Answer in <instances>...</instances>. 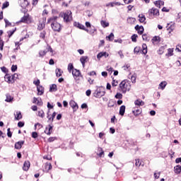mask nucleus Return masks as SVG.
Instances as JSON below:
<instances>
[{
	"label": "nucleus",
	"instance_id": "obj_61",
	"mask_svg": "<svg viewBox=\"0 0 181 181\" xmlns=\"http://www.w3.org/2000/svg\"><path fill=\"white\" fill-rule=\"evenodd\" d=\"M88 81L90 84H94V79H91V78H88Z\"/></svg>",
	"mask_w": 181,
	"mask_h": 181
},
{
	"label": "nucleus",
	"instance_id": "obj_48",
	"mask_svg": "<svg viewBox=\"0 0 181 181\" xmlns=\"http://www.w3.org/2000/svg\"><path fill=\"white\" fill-rule=\"evenodd\" d=\"M18 127L19 128H22V127H25V122H18Z\"/></svg>",
	"mask_w": 181,
	"mask_h": 181
},
{
	"label": "nucleus",
	"instance_id": "obj_30",
	"mask_svg": "<svg viewBox=\"0 0 181 181\" xmlns=\"http://www.w3.org/2000/svg\"><path fill=\"white\" fill-rule=\"evenodd\" d=\"M13 97L11 96L10 94L6 95V98L5 100L6 103H11V101H13Z\"/></svg>",
	"mask_w": 181,
	"mask_h": 181
},
{
	"label": "nucleus",
	"instance_id": "obj_54",
	"mask_svg": "<svg viewBox=\"0 0 181 181\" xmlns=\"http://www.w3.org/2000/svg\"><path fill=\"white\" fill-rule=\"evenodd\" d=\"M1 71H3V73H8V71L7 68L5 66L1 67Z\"/></svg>",
	"mask_w": 181,
	"mask_h": 181
},
{
	"label": "nucleus",
	"instance_id": "obj_22",
	"mask_svg": "<svg viewBox=\"0 0 181 181\" xmlns=\"http://www.w3.org/2000/svg\"><path fill=\"white\" fill-rule=\"evenodd\" d=\"M49 91H50L51 93L57 91V85H56V84H52V86H50V87H49Z\"/></svg>",
	"mask_w": 181,
	"mask_h": 181
},
{
	"label": "nucleus",
	"instance_id": "obj_21",
	"mask_svg": "<svg viewBox=\"0 0 181 181\" xmlns=\"http://www.w3.org/2000/svg\"><path fill=\"white\" fill-rule=\"evenodd\" d=\"M15 115V119L16 121H19L20 119H22V113L21 112H16Z\"/></svg>",
	"mask_w": 181,
	"mask_h": 181
},
{
	"label": "nucleus",
	"instance_id": "obj_34",
	"mask_svg": "<svg viewBox=\"0 0 181 181\" xmlns=\"http://www.w3.org/2000/svg\"><path fill=\"white\" fill-rule=\"evenodd\" d=\"M100 25L103 26V28H108V26H110V23L104 21H100Z\"/></svg>",
	"mask_w": 181,
	"mask_h": 181
},
{
	"label": "nucleus",
	"instance_id": "obj_43",
	"mask_svg": "<svg viewBox=\"0 0 181 181\" xmlns=\"http://www.w3.org/2000/svg\"><path fill=\"white\" fill-rule=\"evenodd\" d=\"M9 6V1H6L3 4L1 9H5Z\"/></svg>",
	"mask_w": 181,
	"mask_h": 181
},
{
	"label": "nucleus",
	"instance_id": "obj_5",
	"mask_svg": "<svg viewBox=\"0 0 181 181\" xmlns=\"http://www.w3.org/2000/svg\"><path fill=\"white\" fill-rule=\"evenodd\" d=\"M119 88H121L123 93H127V91H129V90H131V85L128 86V84H127V82H125V81H123L119 84Z\"/></svg>",
	"mask_w": 181,
	"mask_h": 181
},
{
	"label": "nucleus",
	"instance_id": "obj_12",
	"mask_svg": "<svg viewBox=\"0 0 181 181\" xmlns=\"http://www.w3.org/2000/svg\"><path fill=\"white\" fill-rule=\"evenodd\" d=\"M52 132H53V126L49 124L48 127L45 128V134L52 135Z\"/></svg>",
	"mask_w": 181,
	"mask_h": 181
},
{
	"label": "nucleus",
	"instance_id": "obj_15",
	"mask_svg": "<svg viewBox=\"0 0 181 181\" xmlns=\"http://www.w3.org/2000/svg\"><path fill=\"white\" fill-rule=\"evenodd\" d=\"M37 95H43L45 94V88L43 86H40L37 87Z\"/></svg>",
	"mask_w": 181,
	"mask_h": 181
},
{
	"label": "nucleus",
	"instance_id": "obj_20",
	"mask_svg": "<svg viewBox=\"0 0 181 181\" xmlns=\"http://www.w3.org/2000/svg\"><path fill=\"white\" fill-rule=\"evenodd\" d=\"M134 104L135 105H138L139 107H142L143 105H145V102L142 101L140 99H138L134 102Z\"/></svg>",
	"mask_w": 181,
	"mask_h": 181
},
{
	"label": "nucleus",
	"instance_id": "obj_33",
	"mask_svg": "<svg viewBox=\"0 0 181 181\" xmlns=\"http://www.w3.org/2000/svg\"><path fill=\"white\" fill-rule=\"evenodd\" d=\"M167 84L168 83H166V81H163L159 84V88H161V90H164Z\"/></svg>",
	"mask_w": 181,
	"mask_h": 181
},
{
	"label": "nucleus",
	"instance_id": "obj_18",
	"mask_svg": "<svg viewBox=\"0 0 181 181\" xmlns=\"http://www.w3.org/2000/svg\"><path fill=\"white\" fill-rule=\"evenodd\" d=\"M25 144V141H18L15 144V149H21L22 146Z\"/></svg>",
	"mask_w": 181,
	"mask_h": 181
},
{
	"label": "nucleus",
	"instance_id": "obj_47",
	"mask_svg": "<svg viewBox=\"0 0 181 181\" xmlns=\"http://www.w3.org/2000/svg\"><path fill=\"white\" fill-rule=\"evenodd\" d=\"M7 136H8V138H12V133L11 132V128H8L7 129Z\"/></svg>",
	"mask_w": 181,
	"mask_h": 181
},
{
	"label": "nucleus",
	"instance_id": "obj_63",
	"mask_svg": "<svg viewBox=\"0 0 181 181\" xmlns=\"http://www.w3.org/2000/svg\"><path fill=\"white\" fill-rule=\"evenodd\" d=\"M102 76H103V77H107L108 73H107V71H103V72H102Z\"/></svg>",
	"mask_w": 181,
	"mask_h": 181
},
{
	"label": "nucleus",
	"instance_id": "obj_27",
	"mask_svg": "<svg viewBox=\"0 0 181 181\" xmlns=\"http://www.w3.org/2000/svg\"><path fill=\"white\" fill-rule=\"evenodd\" d=\"M55 72H56L57 77H61L62 74H63V71L60 69H57L55 70Z\"/></svg>",
	"mask_w": 181,
	"mask_h": 181
},
{
	"label": "nucleus",
	"instance_id": "obj_2",
	"mask_svg": "<svg viewBox=\"0 0 181 181\" xmlns=\"http://www.w3.org/2000/svg\"><path fill=\"white\" fill-rule=\"evenodd\" d=\"M18 78H19V75H18V74H13V75L6 74L4 76L5 81L8 84H13Z\"/></svg>",
	"mask_w": 181,
	"mask_h": 181
},
{
	"label": "nucleus",
	"instance_id": "obj_64",
	"mask_svg": "<svg viewBox=\"0 0 181 181\" xmlns=\"http://www.w3.org/2000/svg\"><path fill=\"white\" fill-rule=\"evenodd\" d=\"M175 162L177 163H181V158H176Z\"/></svg>",
	"mask_w": 181,
	"mask_h": 181
},
{
	"label": "nucleus",
	"instance_id": "obj_7",
	"mask_svg": "<svg viewBox=\"0 0 181 181\" xmlns=\"http://www.w3.org/2000/svg\"><path fill=\"white\" fill-rule=\"evenodd\" d=\"M72 19H73V17L71 16V11H67L65 13H64V22L68 23V22L71 21Z\"/></svg>",
	"mask_w": 181,
	"mask_h": 181
},
{
	"label": "nucleus",
	"instance_id": "obj_39",
	"mask_svg": "<svg viewBox=\"0 0 181 181\" xmlns=\"http://www.w3.org/2000/svg\"><path fill=\"white\" fill-rule=\"evenodd\" d=\"M112 37H114V33H111L110 35L106 37V40L111 42V40H112Z\"/></svg>",
	"mask_w": 181,
	"mask_h": 181
},
{
	"label": "nucleus",
	"instance_id": "obj_1",
	"mask_svg": "<svg viewBox=\"0 0 181 181\" xmlns=\"http://www.w3.org/2000/svg\"><path fill=\"white\" fill-rule=\"evenodd\" d=\"M56 21H57V16L51 17L47 19V23H51V28L54 32H60L62 30V25Z\"/></svg>",
	"mask_w": 181,
	"mask_h": 181
},
{
	"label": "nucleus",
	"instance_id": "obj_31",
	"mask_svg": "<svg viewBox=\"0 0 181 181\" xmlns=\"http://www.w3.org/2000/svg\"><path fill=\"white\" fill-rule=\"evenodd\" d=\"M40 39H42L45 40L46 39V30H43L40 33Z\"/></svg>",
	"mask_w": 181,
	"mask_h": 181
},
{
	"label": "nucleus",
	"instance_id": "obj_35",
	"mask_svg": "<svg viewBox=\"0 0 181 181\" xmlns=\"http://www.w3.org/2000/svg\"><path fill=\"white\" fill-rule=\"evenodd\" d=\"M73 70H74V66L73 65V64L69 63L68 65V71L69 73H71V71H73Z\"/></svg>",
	"mask_w": 181,
	"mask_h": 181
},
{
	"label": "nucleus",
	"instance_id": "obj_26",
	"mask_svg": "<svg viewBox=\"0 0 181 181\" xmlns=\"http://www.w3.org/2000/svg\"><path fill=\"white\" fill-rule=\"evenodd\" d=\"M139 21L141 23H144V22H145V21H146V18H145V16L143 14H140L139 15Z\"/></svg>",
	"mask_w": 181,
	"mask_h": 181
},
{
	"label": "nucleus",
	"instance_id": "obj_46",
	"mask_svg": "<svg viewBox=\"0 0 181 181\" xmlns=\"http://www.w3.org/2000/svg\"><path fill=\"white\" fill-rule=\"evenodd\" d=\"M16 70H18V65H12L11 71L14 73V71H16Z\"/></svg>",
	"mask_w": 181,
	"mask_h": 181
},
{
	"label": "nucleus",
	"instance_id": "obj_51",
	"mask_svg": "<svg viewBox=\"0 0 181 181\" xmlns=\"http://www.w3.org/2000/svg\"><path fill=\"white\" fill-rule=\"evenodd\" d=\"M115 98H117V99H121V98H122V94H121V93H117L116 95H115Z\"/></svg>",
	"mask_w": 181,
	"mask_h": 181
},
{
	"label": "nucleus",
	"instance_id": "obj_57",
	"mask_svg": "<svg viewBox=\"0 0 181 181\" xmlns=\"http://www.w3.org/2000/svg\"><path fill=\"white\" fill-rule=\"evenodd\" d=\"M45 15H49V11H47V9H45L42 11V16H45Z\"/></svg>",
	"mask_w": 181,
	"mask_h": 181
},
{
	"label": "nucleus",
	"instance_id": "obj_58",
	"mask_svg": "<svg viewBox=\"0 0 181 181\" xmlns=\"http://www.w3.org/2000/svg\"><path fill=\"white\" fill-rule=\"evenodd\" d=\"M140 50H141V48H139V47H136L134 48V53H139Z\"/></svg>",
	"mask_w": 181,
	"mask_h": 181
},
{
	"label": "nucleus",
	"instance_id": "obj_40",
	"mask_svg": "<svg viewBox=\"0 0 181 181\" xmlns=\"http://www.w3.org/2000/svg\"><path fill=\"white\" fill-rule=\"evenodd\" d=\"M165 2L163 1H156V6L160 7V5H164Z\"/></svg>",
	"mask_w": 181,
	"mask_h": 181
},
{
	"label": "nucleus",
	"instance_id": "obj_19",
	"mask_svg": "<svg viewBox=\"0 0 181 181\" xmlns=\"http://www.w3.org/2000/svg\"><path fill=\"white\" fill-rule=\"evenodd\" d=\"M87 60H88V57L85 56V57H81L80 58V62L82 64V66L84 67L86 66V63H87Z\"/></svg>",
	"mask_w": 181,
	"mask_h": 181
},
{
	"label": "nucleus",
	"instance_id": "obj_17",
	"mask_svg": "<svg viewBox=\"0 0 181 181\" xmlns=\"http://www.w3.org/2000/svg\"><path fill=\"white\" fill-rule=\"evenodd\" d=\"M149 15H159V10L158 8H152L148 11Z\"/></svg>",
	"mask_w": 181,
	"mask_h": 181
},
{
	"label": "nucleus",
	"instance_id": "obj_6",
	"mask_svg": "<svg viewBox=\"0 0 181 181\" xmlns=\"http://www.w3.org/2000/svg\"><path fill=\"white\" fill-rule=\"evenodd\" d=\"M46 28V17H43L40 20L37 25V30H43Z\"/></svg>",
	"mask_w": 181,
	"mask_h": 181
},
{
	"label": "nucleus",
	"instance_id": "obj_45",
	"mask_svg": "<svg viewBox=\"0 0 181 181\" xmlns=\"http://www.w3.org/2000/svg\"><path fill=\"white\" fill-rule=\"evenodd\" d=\"M33 84H35V86H36L37 87H40V80L37 79V81H34Z\"/></svg>",
	"mask_w": 181,
	"mask_h": 181
},
{
	"label": "nucleus",
	"instance_id": "obj_42",
	"mask_svg": "<svg viewBox=\"0 0 181 181\" xmlns=\"http://www.w3.org/2000/svg\"><path fill=\"white\" fill-rule=\"evenodd\" d=\"M38 117H40V118H45V112L43 110L38 111Z\"/></svg>",
	"mask_w": 181,
	"mask_h": 181
},
{
	"label": "nucleus",
	"instance_id": "obj_28",
	"mask_svg": "<svg viewBox=\"0 0 181 181\" xmlns=\"http://www.w3.org/2000/svg\"><path fill=\"white\" fill-rule=\"evenodd\" d=\"M142 47H143V50H142L143 54H146L148 53V47L146 46V44H143Z\"/></svg>",
	"mask_w": 181,
	"mask_h": 181
},
{
	"label": "nucleus",
	"instance_id": "obj_23",
	"mask_svg": "<svg viewBox=\"0 0 181 181\" xmlns=\"http://www.w3.org/2000/svg\"><path fill=\"white\" fill-rule=\"evenodd\" d=\"M15 32H16V27H15L13 30L7 31L8 37H12V35H13V33H15Z\"/></svg>",
	"mask_w": 181,
	"mask_h": 181
},
{
	"label": "nucleus",
	"instance_id": "obj_38",
	"mask_svg": "<svg viewBox=\"0 0 181 181\" xmlns=\"http://www.w3.org/2000/svg\"><path fill=\"white\" fill-rule=\"evenodd\" d=\"M4 22L6 23L5 28H8V27L12 26V23L9 22V21H8V19L4 18Z\"/></svg>",
	"mask_w": 181,
	"mask_h": 181
},
{
	"label": "nucleus",
	"instance_id": "obj_29",
	"mask_svg": "<svg viewBox=\"0 0 181 181\" xmlns=\"http://www.w3.org/2000/svg\"><path fill=\"white\" fill-rule=\"evenodd\" d=\"M125 114V105H122L119 109V115L123 116Z\"/></svg>",
	"mask_w": 181,
	"mask_h": 181
},
{
	"label": "nucleus",
	"instance_id": "obj_49",
	"mask_svg": "<svg viewBox=\"0 0 181 181\" xmlns=\"http://www.w3.org/2000/svg\"><path fill=\"white\" fill-rule=\"evenodd\" d=\"M136 37H138V35H136V34H134L132 36V42H136Z\"/></svg>",
	"mask_w": 181,
	"mask_h": 181
},
{
	"label": "nucleus",
	"instance_id": "obj_59",
	"mask_svg": "<svg viewBox=\"0 0 181 181\" xmlns=\"http://www.w3.org/2000/svg\"><path fill=\"white\" fill-rule=\"evenodd\" d=\"M135 165L136 166H141V163L139 162V159H136Z\"/></svg>",
	"mask_w": 181,
	"mask_h": 181
},
{
	"label": "nucleus",
	"instance_id": "obj_24",
	"mask_svg": "<svg viewBox=\"0 0 181 181\" xmlns=\"http://www.w3.org/2000/svg\"><path fill=\"white\" fill-rule=\"evenodd\" d=\"M129 77H131V81L133 83H136V74H134L133 75H129Z\"/></svg>",
	"mask_w": 181,
	"mask_h": 181
},
{
	"label": "nucleus",
	"instance_id": "obj_52",
	"mask_svg": "<svg viewBox=\"0 0 181 181\" xmlns=\"http://www.w3.org/2000/svg\"><path fill=\"white\" fill-rule=\"evenodd\" d=\"M163 50H165V47H161L158 50L159 54H163Z\"/></svg>",
	"mask_w": 181,
	"mask_h": 181
},
{
	"label": "nucleus",
	"instance_id": "obj_32",
	"mask_svg": "<svg viewBox=\"0 0 181 181\" xmlns=\"http://www.w3.org/2000/svg\"><path fill=\"white\" fill-rule=\"evenodd\" d=\"M135 21H136L135 18L129 17L127 18L128 23H130L131 25H133V23H135Z\"/></svg>",
	"mask_w": 181,
	"mask_h": 181
},
{
	"label": "nucleus",
	"instance_id": "obj_37",
	"mask_svg": "<svg viewBox=\"0 0 181 181\" xmlns=\"http://www.w3.org/2000/svg\"><path fill=\"white\" fill-rule=\"evenodd\" d=\"M45 169H46L47 172H49V170H52V163H47L45 165Z\"/></svg>",
	"mask_w": 181,
	"mask_h": 181
},
{
	"label": "nucleus",
	"instance_id": "obj_10",
	"mask_svg": "<svg viewBox=\"0 0 181 181\" xmlns=\"http://www.w3.org/2000/svg\"><path fill=\"white\" fill-rule=\"evenodd\" d=\"M33 104H37V105L39 107H42V105H43V101L42 100V98L37 99V98L34 97Z\"/></svg>",
	"mask_w": 181,
	"mask_h": 181
},
{
	"label": "nucleus",
	"instance_id": "obj_9",
	"mask_svg": "<svg viewBox=\"0 0 181 181\" xmlns=\"http://www.w3.org/2000/svg\"><path fill=\"white\" fill-rule=\"evenodd\" d=\"M74 26H76V28H78V29H81V30H85L86 32H88V29L86 28V26H84V25L80 23L74 22Z\"/></svg>",
	"mask_w": 181,
	"mask_h": 181
},
{
	"label": "nucleus",
	"instance_id": "obj_8",
	"mask_svg": "<svg viewBox=\"0 0 181 181\" xmlns=\"http://www.w3.org/2000/svg\"><path fill=\"white\" fill-rule=\"evenodd\" d=\"M18 4L23 9H26V7L30 4L28 0H19Z\"/></svg>",
	"mask_w": 181,
	"mask_h": 181
},
{
	"label": "nucleus",
	"instance_id": "obj_55",
	"mask_svg": "<svg viewBox=\"0 0 181 181\" xmlns=\"http://www.w3.org/2000/svg\"><path fill=\"white\" fill-rule=\"evenodd\" d=\"M47 52H50L51 53H53V49H52V47L50 45H47Z\"/></svg>",
	"mask_w": 181,
	"mask_h": 181
},
{
	"label": "nucleus",
	"instance_id": "obj_62",
	"mask_svg": "<svg viewBox=\"0 0 181 181\" xmlns=\"http://www.w3.org/2000/svg\"><path fill=\"white\" fill-rule=\"evenodd\" d=\"M31 110H33V111H37V106L36 105H33L31 107Z\"/></svg>",
	"mask_w": 181,
	"mask_h": 181
},
{
	"label": "nucleus",
	"instance_id": "obj_14",
	"mask_svg": "<svg viewBox=\"0 0 181 181\" xmlns=\"http://www.w3.org/2000/svg\"><path fill=\"white\" fill-rule=\"evenodd\" d=\"M29 168H30V162L29 160L25 161L23 166V170L28 172L29 170Z\"/></svg>",
	"mask_w": 181,
	"mask_h": 181
},
{
	"label": "nucleus",
	"instance_id": "obj_3",
	"mask_svg": "<svg viewBox=\"0 0 181 181\" xmlns=\"http://www.w3.org/2000/svg\"><path fill=\"white\" fill-rule=\"evenodd\" d=\"M33 23V19L32 18V16L29 15V13L25 14L21 20L16 23V24L19 23H26L27 25H30V23Z\"/></svg>",
	"mask_w": 181,
	"mask_h": 181
},
{
	"label": "nucleus",
	"instance_id": "obj_13",
	"mask_svg": "<svg viewBox=\"0 0 181 181\" xmlns=\"http://www.w3.org/2000/svg\"><path fill=\"white\" fill-rule=\"evenodd\" d=\"M69 105L71 107V108H73L74 111H77V110H78V105H77L74 100H71Z\"/></svg>",
	"mask_w": 181,
	"mask_h": 181
},
{
	"label": "nucleus",
	"instance_id": "obj_25",
	"mask_svg": "<svg viewBox=\"0 0 181 181\" xmlns=\"http://www.w3.org/2000/svg\"><path fill=\"white\" fill-rule=\"evenodd\" d=\"M174 171H175V173H177V175H179V173H181V166L180 165H176L174 168Z\"/></svg>",
	"mask_w": 181,
	"mask_h": 181
},
{
	"label": "nucleus",
	"instance_id": "obj_50",
	"mask_svg": "<svg viewBox=\"0 0 181 181\" xmlns=\"http://www.w3.org/2000/svg\"><path fill=\"white\" fill-rule=\"evenodd\" d=\"M56 139H57V137H49L48 139V142H54V141H56Z\"/></svg>",
	"mask_w": 181,
	"mask_h": 181
},
{
	"label": "nucleus",
	"instance_id": "obj_11",
	"mask_svg": "<svg viewBox=\"0 0 181 181\" xmlns=\"http://www.w3.org/2000/svg\"><path fill=\"white\" fill-rule=\"evenodd\" d=\"M103 95H104V92L100 90H97L93 93V97H95V98H101Z\"/></svg>",
	"mask_w": 181,
	"mask_h": 181
},
{
	"label": "nucleus",
	"instance_id": "obj_44",
	"mask_svg": "<svg viewBox=\"0 0 181 181\" xmlns=\"http://www.w3.org/2000/svg\"><path fill=\"white\" fill-rule=\"evenodd\" d=\"M47 53V51H40L39 54L40 57H43L44 56H46V54Z\"/></svg>",
	"mask_w": 181,
	"mask_h": 181
},
{
	"label": "nucleus",
	"instance_id": "obj_53",
	"mask_svg": "<svg viewBox=\"0 0 181 181\" xmlns=\"http://www.w3.org/2000/svg\"><path fill=\"white\" fill-rule=\"evenodd\" d=\"M0 50H4V41L0 38Z\"/></svg>",
	"mask_w": 181,
	"mask_h": 181
},
{
	"label": "nucleus",
	"instance_id": "obj_60",
	"mask_svg": "<svg viewBox=\"0 0 181 181\" xmlns=\"http://www.w3.org/2000/svg\"><path fill=\"white\" fill-rule=\"evenodd\" d=\"M153 42L155 43V42H159V37H154L153 38Z\"/></svg>",
	"mask_w": 181,
	"mask_h": 181
},
{
	"label": "nucleus",
	"instance_id": "obj_56",
	"mask_svg": "<svg viewBox=\"0 0 181 181\" xmlns=\"http://www.w3.org/2000/svg\"><path fill=\"white\" fill-rule=\"evenodd\" d=\"M32 138H34V139L37 138V132H33L32 133Z\"/></svg>",
	"mask_w": 181,
	"mask_h": 181
},
{
	"label": "nucleus",
	"instance_id": "obj_41",
	"mask_svg": "<svg viewBox=\"0 0 181 181\" xmlns=\"http://www.w3.org/2000/svg\"><path fill=\"white\" fill-rule=\"evenodd\" d=\"M133 114H134V115L137 117V115H139V114H141V110L137 109V110H133Z\"/></svg>",
	"mask_w": 181,
	"mask_h": 181
},
{
	"label": "nucleus",
	"instance_id": "obj_16",
	"mask_svg": "<svg viewBox=\"0 0 181 181\" xmlns=\"http://www.w3.org/2000/svg\"><path fill=\"white\" fill-rule=\"evenodd\" d=\"M135 29L137 30V33H139V35H142V33H144V26L140 25H136L135 26Z\"/></svg>",
	"mask_w": 181,
	"mask_h": 181
},
{
	"label": "nucleus",
	"instance_id": "obj_4",
	"mask_svg": "<svg viewBox=\"0 0 181 181\" xmlns=\"http://www.w3.org/2000/svg\"><path fill=\"white\" fill-rule=\"evenodd\" d=\"M72 76L76 81H79L80 78H83V75L81 74V72L80 71V70H78L76 69H73Z\"/></svg>",
	"mask_w": 181,
	"mask_h": 181
},
{
	"label": "nucleus",
	"instance_id": "obj_36",
	"mask_svg": "<svg viewBox=\"0 0 181 181\" xmlns=\"http://www.w3.org/2000/svg\"><path fill=\"white\" fill-rule=\"evenodd\" d=\"M165 56H168V57L170 56H173V49L169 48L168 49V53L165 54Z\"/></svg>",
	"mask_w": 181,
	"mask_h": 181
}]
</instances>
